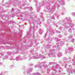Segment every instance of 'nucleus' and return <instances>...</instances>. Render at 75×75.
<instances>
[{
	"label": "nucleus",
	"instance_id": "f257e3e1",
	"mask_svg": "<svg viewBox=\"0 0 75 75\" xmlns=\"http://www.w3.org/2000/svg\"><path fill=\"white\" fill-rule=\"evenodd\" d=\"M31 55L32 57H30L28 54L25 55L24 57H20V56L16 58V60L17 61H18L19 60H24V59H26L27 58H28L29 61H30V59H44L45 58V57L42 55L41 54H40L39 55H38V54L36 53H34V50H32L30 52V55Z\"/></svg>",
	"mask_w": 75,
	"mask_h": 75
},
{
	"label": "nucleus",
	"instance_id": "f03ea898",
	"mask_svg": "<svg viewBox=\"0 0 75 75\" xmlns=\"http://www.w3.org/2000/svg\"><path fill=\"white\" fill-rule=\"evenodd\" d=\"M71 18L70 17H66L63 20V22L62 23V25L66 28L68 29V32L69 33H71L72 30L71 28L74 27V25L71 23Z\"/></svg>",
	"mask_w": 75,
	"mask_h": 75
},
{
	"label": "nucleus",
	"instance_id": "7ed1b4c3",
	"mask_svg": "<svg viewBox=\"0 0 75 75\" xmlns=\"http://www.w3.org/2000/svg\"><path fill=\"white\" fill-rule=\"evenodd\" d=\"M20 0H10L9 1L5 4V6L7 7H9V6H10L11 4H13V6H16V5H20L18 4ZM24 6V4L20 5L21 7H22Z\"/></svg>",
	"mask_w": 75,
	"mask_h": 75
},
{
	"label": "nucleus",
	"instance_id": "20e7f679",
	"mask_svg": "<svg viewBox=\"0 0 75 75\" xmlns=\"http://www.w3.org/2000/svg\"><path fill=\"white\" fill-rule=\"evenodd\" d=\"M45 62H43L41 63L39 62L38 64L36 65L35 67V68L38 67V68H42V67H44V68H47L48 67V66L46 65H45Z\"/></svg>",
	"mask_w": 75,
	"mask_h": 75
},
{
	"label": "nucleus",
	"instance_id": "39448f33",
	"mask_svg": "<svg viewBox=\"0 0 75 75\" xmlns=\"http://www.w3.org/2000/svg\"><path fill=\"white\" fill-rule=\"evenodd\" d=\"M50 51L51 52V53L48 54V56L50 57V55H51L52 57H56V52L57 50L53 49H51L50 50Z\"/></svg>",
	"mask_w": 75,
	"mask_h": 75
},
{
	"label": "nucleus",
	"instance_id": "423d86ee",
	"mask_svg": "<svg viewBox=\"0 0 75 75\" xmlns=\"http://www.w3.org/2000/svg\"><path fill=\"white\" fill-rule=\"evenodd\" d=\"M52 68L53 71H55V70H56V69H59V70H58L59 74V73H61V71H62V70L60 69H61V67H59V65L58 64H57L56 67H53Z\"/></svg>",
	"mask_w": 75,
	"mask_h": 75
},
{
	"label": "nucleus",
	"instance_id": "0eeeda50",
	"mask_svg": "<svg viewBox=\"0 0 75 75\" xmlns=\"http://www.w3.org/2000/svg\"><path fill=\"white\" fill-rule=\"evenodd\" d=\"M35 6H36V8H37V12H39L40 11V6H42L43 5H44V2H42L41 4H40L39 3H38L37 5H36L35 4Z\"/></svg>",
	"mask_w": 75,
	"mask_h": 75
},
{
	"label": "nucleus",
	"instance_id": "6e6552de",
	"mask_svg": "<svg viewBox=\"0 0 75 75\" xmlns=\"http://www.w3.org/2000/svg\"><path fill=\"white\" fill-rule=\"evenodd\" d=\"M47 28H48V30L49 31L50 33H51L52 34V35L53 34L55 33L54 31L52 29V28L50 27L48 25H47Z\"/></svg>",
	"mask_w": 75,
	"mask_h": 75
},
{
	"label": "nucleus",
	"instance_id": "1a4fd4ad",
	"mask_svg": "<svg viewBox=\"0 0 75 75\" xmlns=\"http://www.w3.org/2000/svg\"><path fill=\"white\" fill-rule=\"evenodd\" d=\"M73 48L72 47H69L68 48V50L67 49H65V51L66 53L68 52H69L70 51H73Z\"/></svg>",
	"mask_w": 75,
	"mask_h": 75
},
{
	"label": "nucleus",
	"instance_id": "9d476101",
	"mask_svg": "<svg viewBox=\"0 0 75 75\" xmlns=\"http://www.w3.org/2000/svg\"><path fill=\"white\" fill-rule=\"evenodd\" d=\"M55 5H56V4H55V5L54 6H53L52 8V9H50V11H49V12H50L51 13H52V12H54L55 11Z\"/></svg>",
	"mask_w": 75,
	"mask_h": 75
},
{
	"label": "nucleus",
	"instance_id": "9b49d317",
	"mask_svg": "<svg viewBox=\"0 0 75 75\" xmlns=\"http://www.w3.org/2000/svg\"><path fill=\"white\" fill-rule=\"evenodd\" d=\"M64 42L61 41V42H60V44L59 43H56V45H57V47H59V46H62L63 44H64Z\"/></svg>",
	"mask_w": 75,
	"mask_h": 75
},
{
	"label": "nucleus",
	"instance_id": "f8f14e48",
	"mask_svg": "<svg viewBox=\"0 0 75 75\" xmlns=\"http://www.w3.org/2000/svg\"><path fill=\"white\" fill-rule=\"evenodd\" d=\"M34 29L31 28L30 29V31H28V33H27L28 35H29V36H30V35H31V33H31V32H32L33 33L34 32Z\"/></svg>",
	"mask_w": 75,
	"mask_h": 75
},
{
	"label": "nucleus",
	"instance_id": "ddd939ff",
	"mask_svg": "<svg viewBox=\"0 0 75 75\" xmlns=\"http://www.w3.org/2000/svg\"><path fill=\"white\" fill-rule=\"evenodd\" d=\"M58 1L59 2L60 4H61L62 5L64 4H65L64 0H62L61 1Z\"/></svg>",
	"mask_w": 75,
	"mask_h": 75
},
{
	"label": "nucleus",
	"instance_id": "4468645a",
	"mask_svg": "<svg viewBox=\"0 0 75 75\" xmlns=\"http://www.w3.org/2000/svg\"><path fill=\"white\" fill-rule=\"evenodd\" d=\"M9 59V56H8L7 55L3 57V59Z\"/></svg>",
	"mask_w": 75,
	"mask_h": 75
},
{
	"label": "nucleus",
	"instance_id": "2eb2a0df",
	"mask_svg": "<svg viewBox=\"0 0 75 75\" xmlns=\"http://www.w3.org/2000/svg\"><path fill=\"white\" fill-rule=\"evenodd\" d=\"M51 46V45H44L43 47L44 48H48V47H50Z\"/></svg>",
	"mask_w": 75,
	"mask_h": 75
},
{
	"label": "nucleus",
	"instance_id": "dca6fc26",
	"mask_svg": "<svg viewBox=\"0 0 75 75\" xmlns=\"http://www.w3.org/2000/svg\"><path fill=\"white\" fill-rule=\"evenodd\" d=\"M46 40H48V42H51L52 41V39L51 38H47L46 39Z\"/></svg>",
	"mask_w": 75,
	"mask_h": 75
},
{
	"label": "nucleus",
	"instance_id": "f3484780",
	"mask_svg": "<svg viewBox=\"0 0 75 75\" xmlns=\"http://www.w3.org/2000/svg\"><path fill=\"white\" fill-rule=\"evenodd\" d=\"M68 38L69 39H68V40H67V41H68V40L70 41V39H71V38H72V35H70L69 37H68Z\"/></svg>",
	"mask_w": 75,
	"mask_h": 75
},
{
	"label": "nucleus",
	"instance_id": "a211bd4d",
	"mask_svg": "<svg viewBox=\"0 0 75 75\" xmlns=\"http://www.w3.org/2000/svg\"><path fill=\"white\" fill-rule=\"evenodd\" d=\"M43 33V30L41 29H39V34H41L42 33Z\"/></svg>",
	"mask_w": 75,
	"mask_h": 75
},
{
	"label": "nucleus",
	"instance_id": "6ab92c4d",
	"mask_svg": "<svg viewBox=\"0 0 75 75\" xmlns=\"http://www.w3.org/2000/svg\"><path fill=\"white\" fill-rule=\"evenodd\" d=\"M58 57H61V56H62V53L60 52H59L58 53Z\"/></svg>",
	"mask_w": 75,
	"mask_h": 75
},
{
	"label": "nucleus",
	"instance_id": "aec40b11",
	"mask_svg": "<svg viewBox=\"0 0 75 75\" xmlns=\"http://www.w3.org/2000/svg\"><path fill=\"white\" fill-rule=\"evenodd\" d=\"M29 10L30 11H31V10H33V8L31 7H28Z\"/></svg>",
	"mask_w": 75,
	"mask_h": 75
},
{
	"label": "nucleus",
	"instance_id": "412c9836",
	"mask_svg": "<svg viewBox=\"0 0 75 75\" xmlns=\"http://www.w3.org/2000/svg\"><path fill=\"white\" fill-rule=\"evenodd\" d=\"M16 49H17L18 50H22L21 47H18H18H17V48H16Z\"/></svg>",
	"mask_w": 75,
	"mask_h": 75
},
{
	"label": "nucleus",
	"instance_id": "4be33fe9",
	"mask_svg": "<svg viewBox=\"0 0 75 75\" xmlns=\"http://www.w3.org/2000/svg\"><path fill=\"white\" fill-rule=\"evenodd\" d=\"M8 59H10V60H13V58L12 57H11L10 56H9Z\"/></svg>",
	"mask_w": 75,
	"mask_h": 75
},
{
	"label": "nucleus",
	"instance_id": "5701e85b",
	"mask_svg": "<svg viewBox=\"0 0 75 75\" xmlns=\"http://www.w3.org/2000/svg\"><path fill=\"white\" fill-rule=\"evenodd\" d=\"M55 40H56L57 42H60V40L58 39H55Z\"/></svg>",
	"mask_w": 75,
	"mask_h": 75
},
{
	"label": "nucleus",
	"instance_id": "b1692460",
	"mask_svg": "<svg viewBox=\"0 0 75 75\" xmlns=\"http://www.w3.org/2000/svg\"><path fill=\"white\" fill-rule=\"evenodd\" d=\"M53 24H54V25H55V26L56 27H58V25H57V24H55V22H53Z\"/></svg>",
	"mask_w": 75,
	"mask_h": 75
},
{
	"label": "nucleus",
	"instance_id": "393cba45",
	"mask_svg": "<svg viewBox=\"0 0 75 75\" xmlns=\"http://www.w3.org/2000/svg\"><path fill=\"white\" fill-rule=\"evenodd\" d=\"M71 15L74 17L75 16V12H73L71 13Z\"/></svg>",
	"mask_w": 75,
	"mask_h": 75
},
{
	"label": "nucleus",
	"instance_id": "a878e982",
	"mask_svg": "<svg viewBox=\"0 0 75 75\" xmlns=\"http://www.w3.org/2000/svg\"><path fill=\"white\" fill-rule=\"evenodd\" d=\"M14 11V9L13 8L12 9V10L11 11V12L12 13H13Z\"/></svg>",
	"mask_w": 75,
	"mask_h": 75
},
{
	"label": "nucleus",
	"instance_id": "bb28decb",
	"mask_svg": "<svg viewBox=\"0 0 75 75\" xmlns=\"http://www.w3.org/2000/svg\"><path fill=\"white\" fill-rule=\"evenodd\" d=\"M47 33L45 34L44 37V38L45 39H46V36H47Z\"/></svg>",
	"mask_w": 75,
	"mask_h": 75
},
{
	"label": "nucleus",
	"instance_id": "cd10ccee",
	"mask_svg": "<svg viewBox=\"0 0 75 75\" xmlns=\"http://www.w3.org/2000/svg\"><path fill=\"white\" fill-rule=\"evenodd\" d=\"M51 19H53V20L55 19V17L54 16H52L51 17Z\"/></svg>",
	"mask_w": 75,
	"mask_h": 75
},
{
	"label": "nucleus",
	"instance_id": "c85d7f7f",
	"mask_svg": "<svg viewBox=\"0 0 75 75\" xmlns=\"http://www.w3.org/2000/svg\"><path fill=\"white\" fill-rule=\"evenodd\" d=\"M38 23H39V22H40V23L39 24H41V22H40V20L39 19V20H38Z\"/></svg>",
	"mask_w": 75,
	"mask_h": 75
},
{
	"label": "nucleus",
	"instance_id": "c756f323",
	"mask_svg": "<svg viewBox=\"0 0 75 75\" xmlns=\"http://www.w3.org/2000/svg\"><path fill=\"white\" fill-rule=\"evenodd\" d=\"M56 32L57 33H60V32L59 31V30H56Z\"/></svg>",
	"mask_w": 75,
	"mask_h": 75
},
{
	"label": "nucleus",
	"instance_id": "7c9ffc66",
	"mask_svg": "<svg viewBox=\"0 0 75 75\" xmlns=\"http://www.w3.org/2000/svg\"><path fill=\"white\" fill-rule=\"evenodd\" d=\"M74 59H73V61H75V55H74Z\"/></svg>",
	"mask_w": 75,
	"mask_h": 75
},
{
	"label": "nucleus",
	"instance_id": "2f4dec72",
	"mask_svg": "<svg viewBox=\"0 0 75 75\" xmlns=\"http://www.w3.org/2000/svg\"><path fill=\"white\" fill-rule=\"evenodd\" d=\"M13 67H14L13 65H11L10 66V67H11V68H13Z\"/></svg>",
	"mask_w": 75,
	"mask_h": 75
},
{
	"label": "nucleus",
	"instance_id": "473e14b6",
	"mask_svg": "<svg viewBox=\"0 0 75 75\" xmlns=\"http://www.w3.org/2000/svg\"><path fill=\"white\" fill-rule=\"evenodd\" d=\"M74 39H73V38L72 39H71L72 42H74Z\"/></svg>",
	"mask_w": 75,
	"mask_h": 75
},
{
	"label": "nucleus",
	"instance_id": "72a5a7b5",
	"mask_svg": "<svg viewBox=\"0 0 75 75\" xmlns=\"http://www.w3.org/2000/svg\"><path fill=\"white\" fill-rule=\"evenodd\" d=\"M62 27H60L59 28V29L60 30H62Z\"/></svg>",
	"mask_w": 75,
	"mask_h": 75
},
{
	"label": "nucleus",
	"instance_id": "f704fd0d",
	"mask_svg": "<svg viewBox=\"0 0 75 75\" xmlns=\"http://www.w3.org/2000/svg\"><path fill=\"white\" fill-rule=\"evenodd\" d=\"M67 64H65V68H67Z\"/></svg>",
	"mask_w": 75,
	"mask_h": 75
},
{
	"label": "nucleus",
	"instance_id": "c9c22d12",
	"mask_svg": "<svg viewBox=\"0 0 75 75\" xmlns=\"http://www.w3.org/2000/svg\"><path fill=\"white\" fill-rule=\"evenodd\" d=\"M58 23H59V24H61V23H62V22H61V21H59L58 22Z\"/></svg>",
	"mask_w": 75,
	"mask_h": 75
},
{
	"label": "nucleus",
	"instance_id": "e433bc0d",
	"mask_svg": "<svg viewBox=\"0 0 75 75\" xmlns=\"http://www.w3.org/2000/svg\"><path fill=\"white\" fill-rule=\"evenodd\" d=\"M34 1L35 3L37 2V0H34Z\"/></svg>",
	"mask_w": 75,
	"mask_h": 75
},
{
	"label": "nucleus",
	"instance_id": "4c0bfd02",
	"mask_svg": "<svg viewBox=\"0 0 75 75\" xmlns=\"http://www.w3.org/2000/svg\"><path fill=\"white\" fill-rule=\"evenodd\" d=\"M59 37L60 38H61V37H62V36L61 35H59Z\"/></svg>",
	"mask_w": 75,
	"mask_h": 75
},
{
	"label": "nucleus",
	"instance_id": "58836bf2",
	"mask_svg": "<svg viewBox=\"0 0 75 75\" xmlns=\"http://www.w3.org/2000/svg\"><path fill=\"white\" fill-rule=\"evenodd\" d=\"M62 15H64V14H65V13H61Z\"/></svg>",
	"mask_w": 75,
	"mask_h": 75
},
{
	"label": "nucleus",
	"instance_id": "ea45409f",
	"mask_svg": "<svg viewBox=\"0 0 75 75\" xmlns=\"http://www.w3.org/2000/svg\"><path fill=\"white\" fill-rule=\"evenodd\" d=\"M28 46H29V47H31V46H32V45H28Z\"/></svg>",
	"mask_w": 75,
	"mask_h": 75
},
{
	"label": "nucleus",
	"instance_id": "a19ab883",
	"mask_svg": "<svg viewBox=\"0 0 75 75\" xmlns=\"http://www.w3.org/2000/svg\"><path fill=\"white\" fill-rule=\"evenodd\" d=\"M10 52H7V54H8V55H11V54H8V53H10Z\"/></svg>",
	"mask_w": 75,
	"mask_h": 75
},
{
	"label": "nucleus",
	"instance_id": "79ce46f5",
	"mask_svg": "<svg viewBox=\"0 0 75 75\" xmlns=\"http://www.w3.org/2000/svg\"><path fill=\"white\" fill-rule=\"evenodd\" d=\"M55 47H56V46H53L52 47V48H55Z\"/></svg>",
	"mask_w": 75,
	"mask_h": 75
},
{
	"label": "nucleus",
	"instance_id": "37998d69",
	"mask_svg": "<svg viewBox=\"0 0 75 75\" xmlns=\"http://www.w3.org/2000/svg\"><path fill=\"white\" fill-rule=\"evenodd\" d=\"M3 65L2 63H0V65Z\"/></svg>",
	"mask_w": 75,
	"mask_h": 75
},
{
	"label": "nucleus",
	"instance_id": "c03bdc74",
	"mask_svg": "<svg viewBox=\"0 0 75 75\" xmlns=\"http://www.w3.org/2000/svg\"><path fill=\"white\" fill-rule=\"evenodd\" d=\"M55 16H56L57 17V18H58V16H57V15Z\"/></svg>",
	"mask_w": 75,
	"mask_h": 75
},
{
	"label": "nucleus",
	"instance_id": "a18cd8bd",
	"mask_svg": "<svg viewBox=\"0 0 75 75\" xmlns=\"http://www.w3.org/2000/svg\"><path fill=\"white\" fill-rule=\"evenodd\" d=\"M63 10H65V8H63Z\"/></svg>",
	"mask_w": 75,
	"mask_h": 75
},
{
	"label": "nucleus",
	"instance_id": "49530a36",
	"mask_svg": "<svg viewBox=\"0 0 75 75\" xmlns=\"http://www.w3.org/2000/svg\"><path fill=\"white\" fill-rule=\"evenodd\" d=\"M55 1H56L55 0H54V1H53V3H55Z\"/></svg>",
	"mask_w": 75,
	"mask_h": 75
},
{
	"label": "nucleus",
	"instance_id": "de8ad7c7",
	"mask_svg": "<svg viewBox=\"0 0 75 75\" xmlns=\"http://www.w3.org/2000/svg\"><path fill=\"white\" fill-rule=\"evenodd\" d=\"M57 6H58V7H59V5H57Z\"/></svg>",
	"mask_w": 75,
	"mask_h": 75
},
{
	"label": "nucleus",
	"instance_id": "09e8293b",
	"mask_svg": "<svg viewBox=\"0 0 75 75\" xmlns=\"http://www.w3.org/2000/svg\"><path fill=\"white\" fill-rule=\"evenodd\" d=\"M34 40L35 41V40H37V39H34Z\"/></svg>",
	"mask_w": 75,
	"mask_h": 75
},
{
	"label": "nucleus",
	"instance_id": "8fccbe9b",
	"mask_svg": "<svg viewBox=\"0 0 75 75\" xmlns=\"http://www.w3.org/2000/svg\"><path fill=\"white\" fill-rule=\"evenodd\" d=\"M50 20H47L48 22H49V21H50Z\"/></svg>",
	"mask_w": 75,
	"mask_h": 75
},
{
	"label": "nucleus",
	"instance_id": "3c124183",
	"mask_svg": "<svg viewBox=\"0 0 75 75\" xmlns=\"http://www.w3.org/2000/svg\"><path fill=\"white\" fill-rule=\"evenodd\" d=\"M0 75H3V74H0Z\"/></svg>",
	"mask_w": 75,
	"mask_h": 75
},
{
	"label": "nucleus",
	"instance_id": "603ef678",
	"mask_svg": "<svg viewBox=\"0 0 75 75\" xmlns=\"http://www.w3.org/2000/svg\"><path fill=\"white\" fill-rule=\"evenodd\" d=\"M1 12L0 13V16H1Z\"/></svg>",
	"mask_w": 75,
	"mask_h": 75
},
{
	"label": "nucleus",
	"instance_id": "864d4df0",
	"mask_svg": "<svg viewBox=\"0 0 75 75\" xmlns=\"http://www.w3.org/2000/svg\"><path fill=\"white\" fill-rule=\"evenodd\" d=\"M49 64H52V63L51 62L49 63Z\"/></svg>",
	"mask_w": 75,
	"mask_h": 75
},
{
	"label": "nucleus",
	"instance_id": "5fc2aeb1",
	"mask_svg": "<svg viewBox=\"0 0 75 75\" xmlns=\"http://www.w3.org/2000/svg\"><path fill=\"white\" fill-rule=\"evenodd\" d=\"M68 61H67V62H67V63H68V62H68Z\"/></svg>",
	"mask_w": 75,
	"mask_h": 75
},
{
	"label": "nucleus",
	"instance_id": "6e6d98bb",
	"mask_svg": "<svg viewBox=\"0 0 75 75\" xmlns=\"http://www.w3.org/2000/svg\"><path fill=\"white\" fill-rule=\"evenodd\" d=\"M38 43H36V44L37 45H38Z\"/></svg>",
	"mask_w": 75,
	"mask_h": 75
},
{
	"label": "nucleus",
	"instance_id": "4d7b16f0",
	"mask_svg": "<svg viewBox=\"0 0 75 75\" xmlns=\"http://www.w3.org/2000/svg\"><path fill=\"white\" fill-rule=\"evenodd\" d=\"M53 75H55V74H53Z\"/></svg>",
	"mask_w": 75,
	"mask_h": 75
},
{
	"label": "nucleus",
	"instance_id": "13d9d810",
	"mask_svg": "<svg viewBox=\"0 0 75 75\" xmlns=\"http://www.w3.org/2000/svg\"><path fill=\"white\" fill-rule=\"evenodd\" d=\"M23 1V3H24V2H25V1Z\"/></svg>",
	"mask_w": 75,
	"mask_h": 75
},
{
	"label": "nucleus",
	"instance_id": "bf43d9fd",
	"mask_svg": "<svg viewBox=\"0 0 75 75\" xmlns=\"http://www.w3.org/2000/svg\"><path fill=\"white\" fill-rule=\"evenodd\" d=\"M18 11H20V10L19 9H18Z\"/></svg>",
	"mask_w": 75,
	"mask_h": 75
},
{
	"label": "nucleus",
	"instance_id": "052dcab7",
	"mask_svg": "<svg viewBox=\"0 0 75 75\" xmlns=\"http://www.w3.org/2000/svg\"><path fill=\"white\" fill-rule=\"evenodd\" d=\"M32 40H33L31 39V40H30V41H32Z\"/></svg>",
	"mask_w": 75,
	"mask_h": 75
},
{
	"label": "nucleus",
	"instance_id": "680f3d73",
	"mask_svg": "<svg viewBox=\"0 0 75 75\" xmlns=\"http://www.w3.org/2000/svg\"><path fill=\"white\" fill-rule=\"evenodd\" d=\"M60 49H61V48H60L59 49V50H60Z\"/></svg>",
	"mask_w": 75,
	"mask_h": 75
},
{
	"label": "nucleus",
	"instance_id": "e2e57ef3",
	"mask_svg": "<svg viewBox=\"0 0 75 75\" xmlns=\"http://www.w3.org/2000/svg\"><path fill=\"white\" fill-rule=\"evenodd\" d=\"M6 72H8L7 71H6V72H5V73H6Z\"/></svg>",
	"mask_w": 75,
	"mask_h": 75
},
{
	"label": "nucleus",
	"instance_id": "0e129e2a",
	"mask_svg": "<svg viewBox=\"0 0 75 75\" xmlns=\"http://www.w3.org/2000/svg\"><path fill=\"white\" fill-rule=\"evenodd\" d=\"M33 65V64H31V65Z\"/></svg>",
	"mask_w": 75,
	"mask_h": 75
},
{
	"label": "nucleus",
	"instance_id": "69168bd1",
	"mask_svg": "<svg viewBox=\"0 0 75 75\" xmlns=\"http://www.w3.org/2000/svg\"><path fill=\"white\" fill-rule=\"evenodd\" d=\"M56 74H57V72H56Z\"/></svg>",
	"mask_w": 75,
	"mask_h": 75
},
{
	"label": "nucleus",
	"instance_id": "338daca9",
	"mask_svg": "<svg viewBox=\"0 0 75 75\" xmlns=\"http://www.w3.org/2000/svg\"><path fill=\"white\" fill-rule=\"evenodd\" d=\"M57 49H58V47H57Z\"/></svg>",
	"mask_w": 75,
	"mask_h": 75
},
{
	"label": "nucleus",
	"instance_id": "774afa93",
	"mask_svg": "<svg viewBox=\"0 0 75 75\" xmlns=\"http://www.w3.org/2000/svg\"><path fill=\"white\" fill-rule=\"evenodd\" d=\"M73 30H74V28H73Z\"/></svg>",
	"mask_w": 75,
	"mask_h": 75
}]
</instances>
